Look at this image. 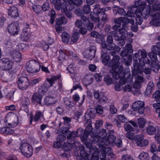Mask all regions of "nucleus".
<instances>
[{
    "label": "nucleus",
    "instance_id": "61",
    "mask_svg": "<svg viewBox=\"0 0 160 160\" xmlns=\"http://www.w3.org/2000/svg\"><path fill=\"white\" fill-rule=\"evenodd\" d=\"M62 119L64 120L63 123L64 125L68 126L71 122L72 118L67 116L63 117Z\"/></svg>",
    "mask_w": 160,
    "mask_h": 160
},
{
    "label": "nucleus",
    "instance_id": "17",
    "mask_svg": "<svg viewBox=\"0 0 160 160\" xmlns=\"http://www.w3.org/2000/svg\"><path fill=\"white\" fill-rule=\"evenodd\" d=\"M90 136L91 137L90 139L92 142L94 143H97V145L99 147L103 146L105 144L104 141L101 139L100 136L98 134L91 133Z\"/></svg>",
    "mask_w": 160,
    "mask_h": 160
},
{
    "label": "nucleus",
    "instance_id": "46",
    "mask_svg": "<svg viewBox=\"0 0 160 160\" xmlns=\"http://www.w3.org/2000/svg\"><path fill=\"white\" fill-rule=\"evenodd\" d=\"M99 132L98 133V135L100 136L101 139L103 141L105 140V138L107 135L108 133L106 132V130L104 129H102L98 131Z\"/></svg>",
    "mask_w": 160,
    "mask_h": 160
},
{
    "label": "nucleus",
    "instance_id": "55",
    "mask_svg": "<svg viewBox=\"0 0 160 160\" xmlns=\"http://www.w3.org/2000/svg\"><path fill=\"white\" fill-rule=\"evenodd\" d=\"M104 79L105 83L107 85H110L112 83V78L108 75L105 76Z\"/></svg>",
    "mask_w": 160,
    "mask_h": 160
},
{
    "label": "nucleus",
    "instance_id": "48",
    "mask_svg": "<svg viewBox=\"0 0 160 160\" xmlns=\"http://www.w3.org/2000/svg\"><path fill=\"white\" fill-rule=\"evenodd\" d=\"M67 3H65L63 4L61 2V0H57L55 1L54 4L55 8L57 10H59L60 9L61 10V8L63 5H67Z\"/></svg>",
    "mask_w": 160,
    "mask_h": 160
},
{
    "label": "nucleus",
    "instance_id": "7",
    "mask_svg": "<svg viewBox=\"0 0 160 160\" xmlns=\"http://www.w3.org/2000/svg\"><path fill=\"white\" fill-rule=\"evenodd\" d=\"M22 155L28 157H30L32 154V148L27 143H22L19 148Z\"/></svg>",
    "mask_w": 160,
    "mask_h": 160
},
{
    "label": "nucleus",
    "instance_id": "4",
    "mask_svg": "<svg viewBox=\"0 0 160 160\" xmlns=\"http://www.w3.org/2000/svg\"><path fill=\"white\" fill-rule=\"evenodd\" d=\"M108 145H103V146L100 147L101 152L100 155V160H110V158H114L115 156L112 153L111 148Z\"/></svg>",
    "mask_w": 160,
    "mask_h": 160
},
{
    "label": "nucleus",
    "instance_id": "24",
    "mask_svg": "<svg viewBox=\"0 0 160 160\" xmlns=\"http://www.w3.org/2000/svg\"><path fill=\"white\" fill-rule=\"evenodd\" d=\"M9 56L16 62H19L22 59L21 54L17 51H11L9 53Z\"/></svg>",
    "mask_w": 160,
    "mask_h": 160
},
{
    "label": "nucleus",
    "instance_id": "15",
    "mask_svg": "<svg viewBox=\"0 0 160 160\" xmlns=\"http://www.w3.org/2000/svg\"><path fill=\"white\" fill-rule=\"evenodd\" d=\"M144 102L141 101L134 102L132 105V108L135 111H138L140 114L144 113L145 108Z\"/></svg>",
    "mask_w": 160,
    "mask_h": 160
},
{
    "label": "nucleus",
    "instance_id": "21",
    "mask_svg": "<svg viewBox=\"0 0 160 160\" xmlns=\"http://www.w3.org/2000/svg\"><path fill=\"white\" fill-rule=\"evenodd\" d=\"M67 142H64L62 147V149L65 151H69L71 150L74 145V144L76 143L75 140L72 139H70L69 140L67 139Z\"/></svg>",
    "mask_w": 160,
    "mask_h": 160
},
{
    "label": "nucleus",
    "instance_id": "40",
    "mask_svg": "<svg viewBox=\"0 0 160 160\" xmlns=\"http://www.w3.org/2000/svg\"><path fill=\"white\" fill-rule=\"evenodd\" d=\"M113 13L116 15L118 14L121 15H126V13L124 9L123 8H121L118 7H116L114 9Z\"/></svg>",
    "mask_w": 160,
    "mask_h": 160
},
{
    "label": "nucleus",
    "instance_id": "30",
    "mask_svg": "<svg viewBox=\"0 0 160 160\" xmlns=\"http://www.w3.org/2000/svg\"><path fill=\"white\" fill-rule=\"evenodd\" d=\"M23 27L22 34L27 39L28 38V34L30 32V25L27 23H24Z\"/></svg>",
    "mask_w": 160,
    "mask_h": 160
},
{
    "label": "nucleus",
    "instance_id": "12",
    "mask_svg": "<svg viewBox=\"0 0 160 160\" xmlns=\"http://www.w3.org/2000/svg\"><path fill=\"white\" fill-rule=\"evenodd\" d=\"M17 84L19 88L24 90L28 88L29 82L27 77L22 76L18 78Z\"/></svg>",
    "mask_w": 160,
    "mask_h": 160
},
{
    "label": "nucleus",
    "instance_id": "5",
    "mask_svg": "<svg viewBox=\"0 0 160 160\" xmlns=\"http://www.w3.org/2000/svg\"><path fill=\"white\" fill-rule=\"evenodd\" d=\"M135 14L136 16V23L138 25L141 24L142 22V18L147 19L149 16H152L151 12V9L149 8H146L143 13L141 12L140 10H136L135 12Z\"/></svg>",
    "mask_w": 160,
    "mask_h": 160
},
{
    "label": "nucleus",
    "instance_id": "49",
    "mask_svg": "<svg viewBox=\"0 0 160 160\" xmlns=\"http://www.w3.org/2000/svg\"><path fill=\"white\" fill-rule=\"evenodd\" d=\"M142 73V72H141V73H138L136 75H133V77H135L136 78V81L137 82L141 83L143 82L144 79V78L142 76H141V75Z\"/></svg>",
    "mask_w": 160,
    "mask_h": 160
},
{
    "label": "nucleus",
    "instance_id": "31",
    "mask_svg": "<svg viewBox=\"0 0 160 160\" xmlns=\"http://www.w3.org/2000/svg\"><path fill=\"white\" fill-rule=\"evenodd\" d=\"M108 135L107 139L105 138V140H104V142L105 145H109V144L113 143L115 141L116 137L113 135V134L108 133Z\"/></svg>",
    "mask_w": 160,
    "mask_h": 160
},
{
    "label": "nucleus",
    "instance_id": "25",
    "mask_svg": "<svg viewBox=\"0 0 160 160\" xmlns=\"http://www.w3.org/2000/svg\"><path fill=\"white\" fill-rule=\"evenodd\" d=\"M43 95L39 92H35L33 93L32 97V102L36 104H41V101Z\"/></svg>",
    "mask_w": 160,
    "mask_h": 160
},
{
    "label": "nucleus",
    "instance_id": "43",
    "mask_svg": "<svg viewBox=\"0 0 160 160\" xmlns=\"http://www.w3.org/2000/svg\"><path fill=\"white\" fill-rule=\"evenodd\" d=\"M62 40L63 42L68 43L70 40V35L68 33L63 32L62 35Z\"/></svg>",
    "mask_w": 160,
    "mask_h": 160
},
{
    "label": "nucleus",
    "instance_id": "53",
    "mask_svg": "<svg viewBox=\"0 0 160 160\" xmlns=\"http://www.w3.org/2000/svg\"><path fill=\"white\" fill-rule=\"evenodd\" d=\"M119 31L123 38L126 39L128 37V32L126 30L122 28L120 29L119 30Z\"/></svg>",
    "mask_w": 160,
    "mask_h": 160
},
{
    "label": "nucleus",
    "instance_id": "63",
    "mask_svg": "<svg viewBox=\"0 0 160 160\" xmlns=\"http://www.w3.org/2000/svg\"><path fill=\"white\" fill-rule=\"evenodd\" d=\"M155 139L157 141L158 143L160 144L158 147L159 151H160V129H158L156 135L155 136Z\"/></svg>",
    "mask_w": 160,
    "mask_h": 160
},
{
    "label": "nucleus",
    "instance_id": "27",
    "mask_svg": "<svg viewBox=\"0 0 160 160\" xmlns=\"http://www.w3.org/2000/svg\"><path fill=\"white\" fill-rule=\"evenodd\" d=\"M80 155L76 156L77 160H88V153L85 151L84 148L80 150Z\"/></svg>",
    "mask_w": 160,
    "mask_h": 160
},
{
    "label": "nucleus",
    "instance_id": "18",
    "mask_svg": "<svg viewBox=\"0 0 160 160\" xmlns=\"http://www.w3.org/2000/svg\"><path fill=\"white\" fill-rule=\"evenodd\" d=\"M43 118V114L40 111H37L36 112L34 117H33L32 114H30L29 117L30 124H32L33 120L35 122H38L39 121L41 120Z\"/></svg>",
    "mask_w": 160,
    "mask_h": 160
},
{
    "label": "nucleus",
    "instance_id": "36",
    "mask_svg": "<svg viewBox=\"0 0 160 160\" xmlns=\"http://www.w3.org/2000/svg\"><path fill=\"white\" fill-rule=\"evenodd\" d=\"M152 98H154V101L157 102L158 105H160V90H158L156 91L152 95Z\"/></svg>",
    "mask_w": 160,
    "mask_h": 160
},
{
    "label": "nucleus",
    "instance_id": "39",
    "mask_svg": "<svg viewBox=\"0 0 160 160\" xmlns=\"http://www.w3.org/2000/svg\"><path fill=\"white\" fill-rule=\"evenodd\" d=\"M105 128L108 131V133L109 134H114L115 132L113 130V125L110 122H106L105 124Z\"/></svg>",
    "mask_w": 160,
    "mask_h": 160
},
{
    "label": "nucleus",
    "instance_id": "10",
    "mask_svg": "<svg viewBox=\"0 0 160 160\" xmlns=\"http://www.w3.org/2000/svg\"><path fill=\"white\" fill-rule=\"evenodd\" d=\"M151 50L152 51L148 53V55L152 60H156L157 59V55L160 54V42L153 46Z\"/></svg>",
    "mask_w": 160,
    "mask_h": 160
},
{
    "label": "nucleus",
    "instance_id": "11",
    "mask_svg": "<svg viewBox=\"0 0 160 160\" xmlns=\"http://www.w3.org/2000/svg\"><path fill=\"white\" fill-rule=\"evenodd\" d=\"M103 11L102 8L96 6L93 9V13L90 14L91 19L95 22H98L100 20L99 17L104 13Z\"/></svg>",
    "mask_w": 160,
    "mask_h": 160
},
{
    "label": "nucleus",
    "instance_id": "28",
    "mask_svg": "<svg viewBox=\"0 0 160 160\" xmlns=\"http://www.w3.org/2000/svg\"><path fill=\"white\" fill-rule=\"evenodd\" d=\"M30 103V101L28 98H25L21 103V109L27 113H28L29 112L28 106Z\"/></svg>",
    "mask_w": 160,
    "mask_h": 160
},
{
    "label": "nucleus",
    "instance_id": "29",
    "mask_svg": "<svg viewBox=\"0 0 160 160\" xmlns=\"http://www.w3.org/2000/svg\"><path fill=\"white\" fill-rule=\"evenodd\" d=\"M71 7L67 4L63 5L61 8V11L64 12L66 16L68 18H70L72 17V13L70 11L72 9H69Z\"/></svg>",
    "mask_w": 160,
    "mask_h": 160
},
{
    "label": "nucleus",
    "instance_id": "8",
    "mask_svg": "<svg viewBox=\"0 0 160 160\" xmlns=\"http://www.w3.org/2000/svg\"><path fill=\"white\" fill-rule=\"evenodd\" d=\"M113 48L112 46H110V45H107V44L105 43L104 44V47H103L102 48L101 54V56L102 57H103L104 56L106 55V54L108 53L110 54L112 56H113V58L112 59L111 61H110L109 63V65L110 67H112V66L110 65V62L115 57H118L119 58V61L120 58L119 56L117 55H116V52L114 51H112V50Z\"/></svg>",
    "mask_w": 160,
    "mask_h": 160
},
{
    "label": "nucleus",
    "instance_id": "57",
    "mask_svg": "<svg viewBox=\"0 0 160 160\" xmlns=\"http://www.w3.org/2000/svg\"><path fill=\"white\" fill-rule=\"evenodd\" d=\"M138 157L141 160H148L149 159L148 154L146 152H141L139 155Z\"/></svg>",
    "mask_w": 160,
    "mask_h": 160
},
{
    "label": "nucleus",
    "instance_id": "51",
    "mask_svg": "<svg viewBox=\"0 0 160 160\" xmlns=\"http://www.w3.org/2000/svg\"><path fill=\"white\" fill-rule=\"evenodd\" d=\"M143 138L144 136L143 135L140 134L135 135L134 137V141L136 142V143L138 146V143L140 142L142 140H143Z\"/></svg>",
    "mask_w": 160,
    "mask_h": 160
},
{
    "label": "nucleus",
    "instance_id": "1",
    "mask_svg": "<svg viewBox=\"0 0 160 160\" xmlns=\"http://www.w3.org/2000/svg\"><path fill=\"white\" fill-rule=\"evenodd\" d=\"M118 57L116 56L110 62V65L112 66V68L110 71L112 73L113 78L116 79H120L119 82L116 83L115 89L116 91H120L122 88V85L127 82H132L133 79L130 73L128 71L124 72L122 73L123 67L119 66Z\"/></svg>",
    "mask_w": 160,
    "mask_h": 160
},
{
    "label": "nucleus",
    "instance_id": "14",
    "mask_svg": "<svg viewBox=\"0 0 160 160\" xmlns=\"http://www.w3.org/2000/svg\"><path fill=\"white\" fill-rule=\"evenodd\" d=\"M96 47L94 46H91L89 48L86 49L83 53V56L86 58L92 60L95 56Z\"/></svg>",
    "mask_w": 160,
    "mask_h": 160
},
{
    "label": "nucleus",
    "instance_id": "23",
    "mask_svg": "<svg viewBox=\"0 0 160 160\" xmlns=\"http://www.w3.org/2000/svg\"><path fill=\"white\" fill-rule=\"evenodd\" d=\"M81 19L83 22V25L87 28V30L89 32L92 31L93 28V24L90 22L89 20L85 16H82Z\"/></svg>",
    "mask_w": 160,
    "mask_h": 160
},
{
    "label": "nucleus",
    "instance_id": "20",
    "mask_svg": "<svg viewBox=\"0 0 160 160\" xmlns=\"http://www.w3.org/2000/svg\"><path fill=\"white\" fill-rule=\"evenodd\" d=\"M8 13L9 16L15 18L19 16L17 8L14 6H10L8 9Z\"/></svg>",
    "mask_w": 160,
    "mask_h": 160
},
{
    "label": "nucleus",
    "instance_id": "19",
    "mask_svg": "<svg viewBox=\"0 0 160 160\" xmlns=\"http://www.w3.org/2000/svg\"><path fill=\"white\" fill-rule=\"evenodd\" d=\"M152 16V20L150 22L151 25L156 26H160V12H157L153 15L152 12H151Z\"/></svg>",
    "mask_w": 160,
    "mask_h": 160
},
{
    "label": "nucleus",
    "instance_id": "52",
    "mask_svg": "<svg viewBox=\"0 0 160 160\" xmlns=\"http://www.w3.org/2000/svg\"><path fill=\"white\" fill-rule=\"evenodd\" d=\"M82 141L85 143L86 147L89 149V151H90L92 146L91 140H90L89 139H88L87 138L85 140H82Z\"/></svg>",
    "mask_w": 160,
    "mask_h": 160
},
{
    "label": "nucleus",
    "instance_id": "58",
    "mask_svg": "<svg viewBox=\"0 0 160 160\" xmlns=\"http://www.w3.org/2000/svg\"><path fill=\"white\" fill-rule=\"evenodd\" d=\"M32 9L36 13H40L42 10L41 6L39 5H33Z\"/></svg>",
    "mask_w": 160,
    "mask_h": 160
},
{
    "label": "nucleus",
    "instance_id": "26",
    "mask_svg": "<svg viewBox=\"0 0 160 160\" xmlns=\"http://www.w3.org/2000/svg\"><path fill=\"white\" fill-rule=\"evenodd\" d=\"M65 2L68 3V5L71 8L70 9H72L74 6H79L82 3V0H63Z\"/></svg>",
    "mask_w": 160,
    "mask_h": 160
},
{
    "label": "nucleus",
    "instance_id": "9",
    "mask_svg": "<svg viewBox=\"0 0 160 160\" xmlns=\"http://www.w3.org/2000/svg\"><path fill=\"white\" fill-rule=\"evenodd\" d=\"M69 137H72V139L75 140V138L80 137L81 139L85 140L88 138V134L85 133V131L81 128H78L76 131H73L72 132H69ZM70 138V137H69Z\"/></svg>",
    "mask_w": 160,
    "mask_h": 160
},
{
    "label": "nucleus",
    "instance_id": "50",
    "mask_svg": "<svg viewBox=\"0 0 160 160\" xmlns=\"http://www.w3.org/2000/svg\"><path fill=\"white\" fill-rule=\"evenodd\" d=\"M93 128L91 123L88 124L85 130V133L88 134V135H90L91 133H93Z\"/></svg>",
    "mask_w": 160,
    "mask_h": 160
},
{
    "label": "nucleus",
    "instance_id": "35",
    "mask_svg": "<svg viewBox=\"0 0 160 160\" xmlns=\"http://www.w3.org/2000/svg\"><path fill=\"white\" fill-rule=\"evenodd\" d=\"M153 86L154 83L153 82L151 81L148 83L144 95L145 96H148L151 94Z\"/></svg>",
    "mask_w": 160,
    "mask_h": 160
},
{
    "label": "nucleus",
    "instance_id": "47",
    "mask_svg": "<svg viewBox=\"0 0 160 160\" xmlns=\"http://www.w3.org/2000/svg\"><path fill=\"white\" fill-rule=\"evenodd\" d=\"M146 123V121L144 118H141L138 119V125L140 128H143L145 127Z\"/></svg>",
    "mask_w": 160,
    "mask_h": 160
},
{
    "label": "nucleus",
    "instance_id": "33",
    "mask_svg": "<svg viewBox=\"0 0 160 160\" xmlns=\"http://www.w3.org/2000/svg\"><path fill=\"white\" fill-rule=\"evenodd\" d=\"M9 114H11L12 115V117L14 118V120L13 122H12L11 123H8V126L13 128L17 126L18 124L19 123V118L16 114L12 112L10 113Z\"/></svg>",
    "mask_w": 160,
    "mask_h": 160
},
{
    "label": "nucleus",
    "instance_id": "3",
    "mask_svg": "<svg viewBox=\"0 0 160 160\" xmlns=\"http://www.w3.org/2000/svg\"><path fill=\"white\" fill-rule=\"evenodd\" d=\"M133 51L132 45L131 44L128 43L125 45L124 49L120 53L121 56L124 58L126 64L127 66L130 65L131 63V55Z\"/></svg>",
    "mask_w": 160,
    "mask_h": 160
},
{
    "label": "nucleus",
    "instance_id": "16",
    "mask_svg": "<svg viewBox=\"0 0 160 160\" xmlns=\"http://www.w3.org/2000/svg\"><path fill=\"white\" fill-rule=\"evenodd\" d=\"M8 31L10 34L15 36L18 34L20 31L18 24L16 22L10 24L8 27Z\"/></svg>",
    "mask_w": 160,
    "mask_h": 160
},
{
    "label": "nucleus",
    "instance_id": "64",
    "mask_svg": "<svg viewBox=\"0 0 160 160\" xmlns=\"http://www.w3.org/2000/svg\"><path fill=\"white\" fill-rule=\"evenodd\" d=\"M153 11H160V1L156 2L152 6Z\"/></svg>",
    "mask_w": 160,
    "mask_h": 160
},
{
    "label": "nucleus",
    "instance_id": "60",
    "mask_svg": "<svg viewBox=\"0 0 160 160\" xmlns=\"http://www.w3.org/2000/svg\"><path fill=\"white\" fill-rule=\"evenodd\" d=\"M69 129V128L68 127L65 128L63 129L62 132L63 133H66L67 138L68 139V140H69L70 139H72V137H70V138L69 137L70 135L69 132H72Z\"/></svg>",
    "mask_w": 160,
    "mask_h": 160
},
{
    "label": "nucleus",
    "instance_id": "2",
    "mask_svg": "<svg viewBox=\"0 0 160 160\" xmlns=\"http://www.w3.org/2000/svg\"><path fill=\"white\" fill-rule=\"evenodd\" d=\"M61 75L58 74L57 75L52 76L51 78H47L46 82L44 83L38 89V92L44 94L48 90V88L52 86L57 80L61 77Z\"/></svg>",
    "mask_w": 160,
    "mask_h": 160
},
{
    "label": "nucleus",
    "instance_id": "41",
    "mask_svg": "<svg viewBox=\"0 0 160 160\" xmlns=\"http://www.w3.org/2000/svg\"><path fill=\"white\" fill-rule=\"evenodd\" d=\"M139 64L142 68L145 66V64L150 65V61L149 59H146L144 58H140L139 59Z\"/></svg>",
    "mask_w": 160,
    "mask_h": 160
},
{
    "label": "nucleus",
    "instance_id": "34",
    "mask_svg": "<svg viewBox=\"0 0 160 160\" xmlns=\"http://www.w3.org/2000/svg\"><path fill=\"white\" fill-rule=\"evenodd\" d=\"M158 61L157 59L156 60H152L150 66L152 70L155 72H158L159 68H160V66L158 65V63L157 62V61Z\"/></svg>",
    "mask_w": 160,
    "mask_h": 160
},
{
    "label": "nucleus",
    "instance_id": "22",
    "mask_svg": "<svg viewBox=\"0 0 160 160\" xmlns=\"http://www.w3.org/2000/svg\"><path fill=\"white\" fill-rule=\"evenodd\" d=\"M133 66L134 69L132 71L133 75H136L138 73H141L142 72V67H140L139 62H138L137 59H133Z\"/></svg>",
    "mask_w": 160,
    "mask_h": 160
},
{
    "label": "nucleus",
    "instance_id": "44",
    "mask_svg": "<svg viewBox=\"0 0 160 160\" xmlns=\"http://www.w3.org/2000/svg\"><path fill=\"white\" fill-rule=\"evenodd\" d=\"M80 37V34L78 32H75L72 35L71 42L73 43L76 42L78 40Z\"/></svg>",
    "mask_w": 160,
    "mask_h": 160
},
{
    "label": "nucleus",
    "instance_id": "32",
    "mask_svg": "<svg viewBox=\"0 0 160 160\" xmlns=\"http://www.w3.org/2000/svg\"><path fill=\"white\" fill-rule=\"evenodd\" d=\"M146 6V3H142V0H138L136 1L135 2V6L136 7H138L136 10H140L141 12L144 10Z\"/></svg>",
    "mask_w": 160,
    "mask_h": 160
},
{
    "label": "nucleus",
    "instance_id": "54",
    "mask_svg": "<svg viewBox=\"0 0 160 160\" xmlns=\"http://www.w3.org/2000/svg\"><path fill=\"white\" fill-rule=\"evenodd\" d=\"M110 59V56L108 55L104 56L103 57L101 56V59L102 63L105 65H107L109 62Z\"/></svg>",
    "mask_w": 160,
    "mask_h": 160
},
{
    "label": "nucleus",
    "instance_id": "38",
    "mask_svg": "<svg viewBox=\"0 0 160 160\" xmlns=\"http://www.w3.org/2000/svg\"><path fill=\"white\" fill-rule=\"evenodd\" d=\"M146 132L150 135H153L156 134V128L154 126L152 125L148 126L146 128Z\"/></svg>",
    "mask_w": 160,
    "mask_h": 160
},
{
    "label": "nucleus",
    "instance_id": "56",
    "mask_svg": "<svg viewBox=\"0 0 160 160\" xmlns=\"http://www.w3.org/2000/svg\"><path fill=\"white\" fill-rule=\"evenodd\" d=\"M59 54L58 58L59 61H62L64 60L65 58V56H66L65 51L64 52L62 50H60L59 51Z\"/></svg>",
    "mask_w": 160,
    "mask_h": 160
},
{
    "label": "nucleus",
    "instance_id": "13",
    "mask_svg": "<svg viewBox=\"0 0 160 160\" xmlns=\"http://www.w3.org/2000/svg\"><path fill=\"white\" fill-rule=\"evenodd\" d=\"M1 68L3 70H8L12 69L13 62L8 58H4L0 60Z\"/></svg>",
    "mask_w": 160,
    "mask_h": 160
},
{
    "label": "nucleus",
    "instance_id": "6",
    "mask_svg": "<svg viewBox=\"0 0 160 160\" xmlns=\"http://www.w3.org/2000/svg\"><path fill=\"white\" fill-rule=\"evenodd\" d=\"M26 69L29 72L36 73L40 70V65L39 62L35 59L31 60L26 64Z\"/></svg>",
    "mask_w": 160,
    "mask_h": 160
},
{
    "label": "nucleus",
    "instance_id": "45",
    "mask_svg": "<svg viewBox=\"0 0 160 160\" xmlns=\"http://www.w3.org/2000/svg\"><path fill=\"white\" fill-rule=\"evenodd\" d=\"M44 103L48 106L54 104V98L52 97H47L44 100Z\"/></svg>",
    "mask_w": 160,
    "mask_h": 160
},
{
    "label": "nucleus",
    "instance_id": "37",
    "mask_svg": "<svg viewBox=\"0 0 160 160\" xmlns=\"http://www.w3.org/2000/svg\"><path fill=\"white\" fill-rule=\"evenodd\" d=\"M67 22V19L64 16H61L56 18V24L58 25H61L65 24Z\"/></svg>",
    "mask_w": 160,
    "mask_h": 160
},
{
    "label": "nucleus",
    "instance_id": "62",
    "mask_svg": "<svg viewBox=\"0 0 160 160\" xmlns=\"http://www.w3.org/2000/svg\"><path fill=\"white\" fill-rule=\"evenodd\" d=\"M117 118L118 120L122 122H127L128 121L127 118L124 115H118L117 116Z\"/></svg>",
    "mask_w": 160,
    "mask_h": 160
},
{
    "label": "nucleus",
    "instance_id": "59",
    "mask_svg": "<svg viewBox=\"0 0 160 160\" xmlns=\"http://www.w3.org/2000/svg\"><path fill=\"white\" fill-rule=\"evenodd\" d=\"M42 10L44 12L49 10L50 9L49 3L47 2H45L41 6Z\"/></svg>",
    "mask_w": 160,
    "mask_h": 160
},
{
    "label": "nucleus",
    "instance_id": "42",
    "mask_svg": "<svg viewBox=\"0 0 160 160\" xmlns=\"http://www.w3.org/2000/svg\"><path fill=\"white\" fill-rule=\"evenodd\" d=\"M48 15L50 17L49 22L51 24H52L55 21V18L56 17V13L54 10L52 9L49 11Z\"/></svg>",
    "mask_w": 160,
    "mask_h": 160
}]
</instances>
